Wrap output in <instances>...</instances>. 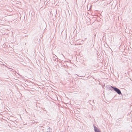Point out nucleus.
<instances>
[{
    "label": "nucleus",
    "mask_w": 132,
    "mask_h": 132,
    "mask_svg": "<svg viewBox=\"0 0 132 132\" xmlns=\"http://www.w3.org/2000/svg\"><path fill=\"white\" fill-rule=\"evenodd\" d=\"M112 88H113L114 90L117 92V93L118 94H121V91L120 90H119L118 88L116 87H111Z\"/></svg>",
    "instance_id": "f257e3e1"
},
{
    "label": "nucleus",
    "mask_w": 132,
    "mask_h": 132,
    "mask_svg": "<svg viewBox=\"0 0 132 132\" xmlns=\"http://www.w3.org/2000/svg\"><path fill=\"white\" fill-rule=\"evenodd\" d=\"M94 130L95 132H101L96 127L94 126Z\"/></svg>",
    "instance_id": "f03ea898"
}]
</instances>
